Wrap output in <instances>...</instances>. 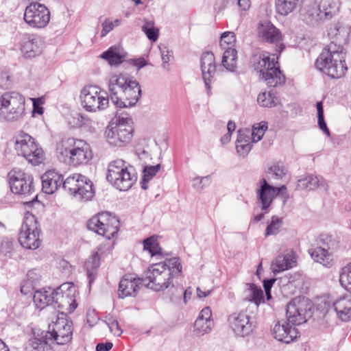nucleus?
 <instances>
[{"label":"nucleus","mask_w":351,"mask_h":351,"mask_svg":"<svg viewBox=\"0 0 351 351\" xmlns=\"http://www.w3.org/2000/svg\"><path fill=\"white\" fill-rule=\"evenodd\" d=\"M182 267L178 257L152 264L143 277V285L156 291L173 286V279L182 274Z\"/></svg>","instance_id":"1"},{"label":"nucleus","mask_w":351,"mask_h":351,"mask_svg":"<svg viewBox=\"0 0 351 351\" xmlns=\"http://www.w3.org/2000/svg\"><path fill=\"white\" fill-rule=\"evenodd\" d=\"M34 291V303L40 310L47 306L54 305V307L66 309L71 313L77 308L74 299L75 288L72 283H63L56 290L49 288Z\"/></svg>","instance_id":"2"},{"label":"nucleus","mask_w":351,"mask_h":351,"mask_svg":"<svg viewBox=\"0 0 351 351\" xmlns=\"http://www.w3.org/2000/svg\"><path fill=\"white\" fill-rule=\"evenodd\" d=\"M108 86L111 101L119 108L134 106L141 96L139 83L123 74L111 75Z\"/></svg>","instance_id":"3"},{"label":"nucleus","mask_w":351,"mask_h":351,"mask_svg":"<svg viewBox=\"0 0 351 351\" xmlns=\"http://www.w3.org/2000/svg\"><path fill=\"white\" fill-rule=\"evenodd\" d=\"M345 60L346 52L342 45L332 41L323 49L315 64L326 75L338 79L343 77L348 69Z\"/></svg>","instance_id":"4"},{"label":"nucleus","mask_w":351,"mask_h":351,"mask_svg":"<svg viewBox=\"0 0 351 351\" xmlns=\"http://www.w3.org/2000/svg\"><path fill=\"white\" fill-rule=\"evenodd\" d=\"M56 153L60 161L75 167L86 164L93 157L87 143L71 137L63 138L57 143Z\"/></svg>","instance_id":"5"},{"label":"nucleus","mask_w":351,"mask_h":351,"mask_svg":"<svg viewBox=\"0 0 351 351\" xmlns=\"http://www.w3.org/2000/svg\"><path fill=\"white\" fill-rule=\"evenodd\" d=\"M108 181L119 191H128L137 180L133 166L121 159L110 162L108 167Z\"/></svg>","instance_id":"6"},{"label":"nucleus","mask_w":351,"mask_h":351,"mask_svg":"<svg viewBox=\"0 0 351 351\" xmlns=\"http://www.w3.org/2000/svg\"><path fill=\"white\" fill-rule=\"evenodd\" d=\"M132 132V119L128 116H118L106 128L105 136L110 145L121 147L130 141Z\"/></svg>","instance_id":"7"},{"label":"nucleus","mask_w":351,"mask_h":351,"mask_svg":"<svg viewBox=\"0 0 351 351\" xmlns=\"http://www.w3.org/2000/svg\"><path fill=\"white\" fill-rule=\"evenodd\" d=\"M24 97L16 91L5 92L0 97V118L5 121L16 122L25 116Z\"/></svg>","instance_id":"8"},{"label":"nucleus","mask_w":351,"mask_h":351,"mask_svg":"<svg viewBox=\"0 0 351 351\" xmlns=\"http://www.w3.org/2000/svg\"><path fill=\"white\" fill-rule=\"evenodd\" d=\"M14 149L17 155L23 156L34 165L44 160V152L35 139L25 132H20L14 138Z\"/></svg>","instance_id":"9"},{"label":"nucleus","mask_w":351,"mask_h":351,"mask_svg":"<svg viewBox=\"0 0 351 351\" xmlns=\"http://www.w3.org/2000/svg\"><path fill=\"white\" fill-rule=\"evenodd\" d=\"M80 101L82 107L86 111L97 112L108 108L109 97L99 86L88 85L80 90Z\"/></svg>","instance_id":"10"},{"label":"nucleus","mask_w":351,"mask_h":351,"mask_svg":"<svg viewBox=\"0 0 351 351\" xmlns=\"http://www.w3.org/2000/svg\"><path fill=\"white\" fill-rule=\"evenodd\" d=\"M256 195L257 204L263 210H267L271 206L274 197L278 195L285 204L289 196L287 187L282 185L276 187L269 184L265 178L261 179L256 184Z\"/></svg>","instance_id":"11"},{"label":"nucleus","mask_w":351,"mask_h":351,"mask_svg":"<svg viewBox=\"0 0 351 351\" xmlns=\"http://www.w3.org/2000/svg\"><path fill=\"white\" fill-rule=\"evenodd\" d=\"M62 186L71 195L82 201L90 200L94 196L92 182L79 173L69 176L64 181L62 180Z\"/></svg>","instance_id":"12"},{"label":"nucleus","mask_w":351,"mask_h":351,"mask_svg":"<svg viewBox=\"0 0 351 351\" xmlns=\"http://www.w3.org/2000/svg\"><path fill=\"white\" fill-rule=\"evenodd\" d=\"M87 228L90 230L110 239L119 231V221L115 216L111 215L109 213H101L88 221Z\"/></svg>","instance_id":"13"},{"label":"nucleus","mask_w":351,"mask_h":351,"mask_svg":"<svg viewBox=\"0 0 351 351\" xmlns=\"http://www.w3.org/2000/svg\"><path fill=\"white\" fill-rule=\"evenodd\" d=\"M40 232L35 216L27 214L19 231V241L26 249H37L41 243Z\"/></svg>","instance_id":"14"},{"label":"nucleus","mask_w":351,"mask_h":351,"mask_svg":"<svg viewBox=\"0 0 351 351\" xmlns=\"http://www.w3.org/2000/svg\"><path fill=\"white\" fill-rule=\"evenodd\" d=\"M312 304L303 298H295L287 305L286 316L292 325H300L307 321L311 315Z\"/></svg>","instance_id":"15"},{"label":"nucleus","mask_w":351,"mask_h":351,"mask_svg":"<svg viewBox=\"0 0 351 351\" xmlns=\"http://www.w3.org/2000/svg\"><path fill=\"white\" fill-rule=\"evenodd\" d=\"M23 19L32 28H44L50 21V12L44 4L32 2L25 8Z\"/></svg>","instance_id":"16"},{"label":"nucleus","mask_w":351,"mask_h":351,"mask_svg":"<svg viewBox=\"0 0 351 351\" xmlns=\"http://www.w3.org/2000/svg\"><path fill=\"white\" fill-rule=\"evenodd\" d=\"M10 190L17 195H29L34 191L33 177L24 171L14 168L8 173Z\"/></svg>","instance_id":"17"},{"label":"nucleus","mask_w":351,"mask_h":351,"mask_svg":"<svg viewBox=\"0 0 351 351\" xmlns=\"http://www.w3.org/2000/svg\"><path fill=\"white\" fill-rule=\"evenodd\" d=\"M228 324L233 333L240 337L249 336L255 328L253 318L245 311L231 313L228 317Z\"/></svg>","instance_id":"18"},{"label":"nucleus","mask_w":351,"mask_h":351,"mask_svg":"<svg viewBox=\"0 0 351 351\" xmlns=\"http://www.w3.org/2000/svg\"><path fill=\"white\" fill-rule=\"evenodd\" d=\"M47 339L49 341H56L57 344L64 345L71 340L73 335L72 322L64 317H58L56 322L49 325Z\"/></svg>","instance_id":"19"},{"label":"nucleus","mask_w":351,"mask_h":351,"mask_svg":"<svg viewBox=\"0 0 351 351\" xmlns=\"http://www.w3.org/2000/svg\"><path fill=\"white\" fill-rule=\"evenodd\" d=\"M272 334L279 341L289 343L299 337V332L287 319L278 321L273 327Z\"/></svg>","instance_id":"20"},{"label":"nucleus","mask_w":351,"mask_h":351,"mask_svg":"<svg viewBox=\"0 0 351 351\" xmlns=\"http://www.w3.org/2000/svg\"><path fill=\"white\" fill-rule=\"evenodd\" d=\"M201 70L202 78L207 90L208 95L210 94L211 83L216 73L215 58L212 52H205L201 57Z\"/></svg>","instance_id":"21"},{"label":"nucleus","mask_w":351,"mask_h":351,"mask_svg":"<svg viewBox=\"0 0 351 351\" xmlns=\"http://www.w3.org/2000/svg\"><path fill=\"white\" fill-rule=\"evenodd\" d=\"M143 284V278H136L131 274L125 275L119 285L118 295L119 298L135 297Z\"/></svg>","instance_id":"22"},{"label":"nucleus","mask_w":351,"mask_h":351,"mask_svg":"<svg viewBox=\"0 0 351 351\" xmlns=\"http://www.w3.org/2000/svg\"><path fill=\"white\" fill-rule=\"evenodd\" d=\"M21 51L25 58H34L41 53L43 43L36 35H25L20 42Z\"/></svg>","instance_id":"23"},{"label":"nucleus","mask_w":351,"mask_h":351,"mask_svg":"<svg viewBox=\"0 0 351 351\" xmlns=\"http://www.w3.org/2000/svg\"><path fill=\"white\" fill-rule=\"evenodd\" d=\"M277 59L278 57H275L274 55L271 58L269 53L266 51H258L252 55L250 64L261 77L271 66L278 64Z\"/></svg>","instance_id":"24"},{"label":"nucleus","mask_w":351,"mask_h":351,"mask_svg":"<svg viewBox=\"0 0 351 351\" xmlns=\"http://www.w3.org/2000/svg\"><path fill=\"white\" fill-rule=\"evenodd\" d=\"M296 256L293 250H287L279 254L271 264V269L274 274L288 270L295 265Z\"/></svg>","instance_id":"25"},{"label":"nucleus","mask_w":351,"mask_h":351,"mask_svg":"<svg viewBox=\"0 0 351 351\" xmlns=\"http://www.w3.org/2000/svg\"><path fill=\"white\" fill-rule=\"evenodd\" d=\"M258 38L263 42L278 44L282 40L280 31L270 21L261 22L258 27Z\"/></svg>","instance_id":"26"},{"label":"nucleus","mask_w":351,"mask_h":351,"mask_svg":"<svg viewBox=\"0 0 351 351\" xmlns=\"http://www.w3.org/2000/svg\"><path fill=\"white\" fill-rule=\"evenodd\" d=\"M214 326L212 319V311L210 307L204 308L194 323V332L202 336L209 333Z\"/></svg>","instance_id":"27"},{"label":"nucleus","mask_w":351,"mask_h":351,"mask_svg":"<svg viewBox=\"0 0 351 351\" xmlns=\"http://www.w3.org/2000/svg\"><path fill=\"white\" fill-rule=\"evenodd\" d=\"M41 180L43 191L52 194L62 186L63 177L55 170H49L42 176Z\"/></svg>","instance_id":"28"},{"label":"nucleus","mask_w":351,"mask_h":351,"mask_svg":"<svg viewBox=\"0 0 351 351\" xmlns=\"http://www.w3.org/2000/svg\"><path fill=\"white\" fill-rule=\"evenodd\" d=\"M315 2L317 5V16L319 20L330 19L339 11L338 0H315Z\"/></svg>","instance_id":"29"},{"label":"nucleus","mask_w":351,"mask_h":351,"mask_svg":"<svg viewBox=\"0 0 351 351\" xmlns=\"http://www.w3.org/2000/svg\"><path fill=\"white\" fill-rule=\"evenodd\" d=\"M49 333L38 328L33 330V337L29 340V351H49Z\"/></svg>","instance_id":"30"},{"label":"nucleus","mask_w":351,"mask_h":351,"mask_svg":"<svg viewBox=\"0 0 351 351\" xmlns=\"http://www.w3.org/2000/svg\"><path fill=\"white\" fill-rule=\"evenodd\" d=\"M319 187L327 190L328 184L326 181L322 177L308 174L298 180L296 189L314 191Z\"/></svg>","instance_id":"31"},{"label":"nucleus","mask_w":351,"mask_h":351,"mask_svg":"<svg viewBox=\"0 0 351 351\" xmlns=\"http://www.w3.org/2000/svg\"><path fill=\"white\" fill-rule=\"evenodd\" d=\"M261 78L269 87H278L285 83V76L280 70L278 63L271 66L267 71L261 76Z\"/></svg>","instance_id":"32"},{"label":"nucleus","mask_w":351,"mask_h":351,"mask_svg":"<svg viewBox=\"0 0 351 351\" xmlns=\"http://www.w3.org/2000/svg\"><path fill=\"white\" fill-rule=\"evenodd\" d=\"M333 308L341 320L350 321L351 319V295H347L335 301Z\"/></svg>","instance_id":"33"},{"label":"nucleus","mask_w":351,"mask_h":351,"mask_svg":"<svg viewBox=\"0 0 351 351\" xmlns=\"http://www.w3.org/2000/svg\"><path fill=\"white\" fill-rule=\"evenodd\" d=\"M40 280L41 275L38 269L29 270L27 274L26 279L21 285V292L24 295L32 293L36 289V287L40 285Z\"/></svg>","instance_id":"34"},{"label":"nucleus","mask_w":351,"mask_h":351,"mask_svg":"<svg viewBox=\"0 0 351 351\" xmlns=\"http://www.w3.org/2000/svg\"><path fill=\"white\" fill-rule=\"evenodd\" d=\"M100 57L106 60L111 66L119 65L124 61L126 53L120 46H112L103 52Z\"/></svg>","instance_id":"35"},{"label":"nucleus","mask_w":351,"mask_h":351,"mask_svg":"<svg viewBox=\"0 0 351 351\" xmlns=\"http://www.w3.org/2000/svg\"><path fill=\"white\" fill-rule=\"evenodd\" d=\"M301 1L302 0H276V11L281 16H287L297 9Z\"/></svg>","instance_id":"36"},{"label":"nucleus","mask_w":351,"mask_h":351,"mask_svg":"<svg viewBox=\"0 0 351 351\" xmlns=\"http://www.w3.org/2000/svg\"><path fill=\"white\" fill-rule=\"evenodd\" d=\"M351 32V27L342 23L332 24L328 29V35L339 42L346 41Z\"/></svg>","instance_id":"37"},{"label":"nucleus","mask_w":351,"mask_h":351,"mask_svg":"<svg viewBox=\"0 0 351 351\" xmlns=\"http://www.w3.org/2000/svg\"><path fill=\"white\" fill-rule=\"evenodd\" d=\"M237 51L231 47H228L223 55L221 64L223 67L230 71L237 70Z\"/></svg>","instance_id":"38"},{"label":"nucleus","mask_w":351,"mask_h":351,"mask_svg":"<svg viewBox=\"0 0 351 351\" xmlns=\"http://www.w3.org/2000/svg\"><path fill=\"white\" fill-rule=\"evenodd\" d=\"M311 256L315 261L326 267H330L332 265V255L324 248L319 247L313 249L311 252Z\"/></svg>","instance_id":"39"},{"label":"nucleus","mask_w":351,"mask_h":351,"mask_svg":"<svg viewBox=\"0 0 351 351\" xmlns=\"http://www.w3.org/2000/svg\"><path fill=\"white\" fill-rule=\"evenodd\" d=\"M99 266V256L97 253H94L84 263L87 277L90 284L95 279L96 271Z\"/></svg>","instance_id":"40"},{"label":"nucleus","mask_w":351,"mask_h":351,"mask_svg":"<svg viewBox=\"0 0 351 351\" xmlns=\"http://www.w3.org/2000/svg\"><path fill=\"white\" fill-rule=\"evenodd\" d=\"M141 30L152 42H156L158 39L159 29L155 25L153 20L145 19Z\"/></svg>","instance_id":"41"},{"label":"nucleus","mask_w":351,"mask_h":351,"mask_svg":"<svg viewBox=\"0 0 351 351\" xmlns=\"http://www.w3.org/2000/svg\"><path fill=\"white\" fill-rule=\"evenodd\" d=\"M257 102L262 107L271 108L279 102L278 98L271 91L262 92L258 94Z\"/></svg>","instance_id":"42"},{"label":"nucleus","mask_w":351,"mask_h":351,"mask_svg":"<svg viewBox=\"0 0 351 351\" xmlns=\"http://www.w3.org/2000/svg\"><path fill=\"white\" fill-rule=\"evenodd\" d=\"M160 169V165H156L154 166L151 165H145L143 168V180L141 182V188L144 190H146L148 188L147 183L152 180L154 176L158 172Z\"/></svg>","instance_id":"43"},{"label":"nucleus","mask_w":351,"mask_h":351,"mask_svg":"<svg viewBox=\"0 0 351 351\" xmlns=\"http://www.w3.org/2000/svg\"><path fill=\"white\" fill-rule=\"evenodd\" d=\"M143 249L147 251L152 256L162 254V248L159 246L156 238L154 236L144 240Z\"/></svg>","instance_id":"44"},{"label":"nucleus","mask_w":351,"mask_h":351,"mask_svg":"<svg viewBox=\"0 0 351 351\" xmlns=\"http://www.w3.org/2000/svg\"><path fill=\"white\" fill-rule=\"evenodd\" d=\"M282 225V218L276 215H274L271 218L270 222L268 223V225L265 230V236L268 237L270 235H275L279 232L280 228Z\"/></svg>","instance_id":"45"},{"label":"nucleus","mask_w":351,"mask_h":351,"mask_svg":"<svg viewBox=\"0 0 351 351\" xmlns=\"http://www.w3.org/2000/svg\"><path fill=\"white\" fill-rule=\"evenodd\" d=\"M267 130V123L265 121H261L256 123L252 127V132H251L252 142L256 143L261 141Z\"/></svg>","instance_id":"46"},{"label":"nucleus","mask_w":351,"mask_h":351,"mask_svg":"<svg viewBox=\"0 0 351 351\" xmlns=\"http://www.w3.org/2000/svg\"><path fill=\"white\" fill-rule=\"evenodd\" d=\"M339 282L343 287L348 291H351V263L342 269Z\"/></svg>","instance_id":"47"},{"label":"nucleus","mask_w":351,"mask_h":351,"mask_svg":"<svg viewBox=\"0 0 351 351\" xmlns=\"http://www.w3.org/2000/svg\"><path fill=\"white\" fill-rule=\"evenodd\" d=\"M247 286L249 287L248 291L250 292L249 300L254 302L256 306H258V305L264 300L263 292L254 284H249Z\"/></svg>","instance_id":"48"},{"label":"nucleus","mask_w":351,"mask_h":351,"mask_svg":"<svg viewBox=\"0 0 351 351\" xmlns=\"http://www.w3.org/2000/svg\"><path fill=\"white\" fill-rule=\"evenodd\" d=\"M212 178L210 176L204 177H196L193 180V186L197 191H201L211 184Z\"/></svg>","instance_id":"49"},{"label":"nucleus","mask_w":351,"mask_h":351,"mask_svg":"<svg viewBox=\"0 0 351 351\" xmlns=\"http://www.w3.org/2000/svg\"><path fill=\"white\" fill-rule=\"evenodd\" d=\"M105 323L108 326L110 332L116 336H120L122 334V330L120 328L118 321L111 315L106 317Z\"/></svg>","instance_id":"50"},{"label":"nucleus","mask_w":351,"mask_h":351,"mask_svg":"<svg viewBox=\"0 0 351 351\" xmlns=\"http://www.w3.org/2000/svg\"><path fill=\"white\" fill-rule=\"evenodd\" d=\"M287 173V169L281 164H275L269 168V173L276 180L282 179L286 176Z\"/></svg>","instance_id":"51"},{"label":"nucleus","mask_w":351,"mask_h":351,"mask_svg":"<svg viewBox=\"0 0 351 351\" xmlns=\"http://www.w3.org/2000/svg\"><path fill=\"white\" fill-rule=\"evenodd\" d=\"M160 54H161V58L162 60V67L165 69L169 71V64H168L169 62L171 60V58L173 56L172 51H170L167 47L162 45L159 47Z\"/></svg>","instance_id":"52"},{"label":"nucleus","mask_w":351,"mask_h":351,"mask_svg":"<svg viewBox=\"0 0 351 351\" xmlns=\"http://www.w3.org/2000/svg\"><path fill=\"white\" fill-rule=\"evenodd\" d=\"M236 41V36L232 32H223L220 38V45L223 47L225 45H230L231 47L234 45Z\"/></svg>","instance_id":"53"},{"label":"nucleus","mask_w":351,"mask_h":351,"mask_svg":"<svg viewBox=\"0 0 351 351\" xmlns=\"http://www.w3.org/2000/svg\"><path fill=\"white\" fill-rule=\"evenodd\" d=\"M239 143H251L252 144V138L251 131L249 129H242L238 131V137L237 139Z\"/></svg>","instance_id":"54"},{"label":"nucleus","mask_w":351,"mask_h":351,"mask_svg":"<svg viewBox=\"0 0 351 351\" xmlns=\"http://www.w3.org/2000/svg\"><path fill=\"white\" fill-rule=\"evenodd\" d=\"M252 144L251 143H239L238 141L236 142L237 152L238 154L243 158L247 156L252 149Z\"/></svg>","instance_id":"55"},{"label":"nucleus","mask_w":351,"mask_h":351,"mask_svg":"<svg viewBox=\"0 0 351 351\" xmlns=\"http://www.w3.org/2000/svg\"><path fill=\"white\" fill-rule=\"evenodd\" d=\"M12 84L10 75L7 73H0V88L3 89L9 88Z\"/></svg>","instance_id":"56"},{"label":"nucleus","mask_w":351,"mask_h":351,"mask_svg":"<svg viewBox=\"0 0 351 351\" xmlns=\"http://www.w3.org/2000/svg\"><path fill=\"white\" fill-rule=\"evenodd\" d=\"M33 102V114H43L44 112L42 105L43 104L42 98L32 99Z\"/></svg>","instance_id":"57"},{"label":"nucleus","mask_w":351,"mask_h":351,"mask_svg":"<svg viewBox=\"0 0 351 351\" xmlns=\"http://www.w3.org/2000/svg\"><path fill=\"white\" fill-rule=\"evenodd\" d=\"M102 29L101 32V37L106 36L113 29L112 21L110 19H106L101 24Z\"/></svg>","instance_id":"58"},{"label":"nucleus","mask_w":351,"mask_h":351,"mask_svg":"<svg viewBox=\"0 0 351 351\" xmlns=\"http://www.w3.org/2000/svg\"><path fill=\"white\" fill-rule=\"evenodd\" d=\"M318 125L319 128L322 132L326 134L327 136H330V131L326 125V121L324 120V116H318Z\"/></svg>","instance_id":"59"},{"label":"nucleus","mask_w":351,"mask_h":351,"mask_svg":"<svg viewBox=\"0 0 351 351\" xmlns=\"http://www.w3.org/2000/svg\"><path fill=\"white\" fill-rule=\"evenodd\" d=\"M112 346L113 344L111 342L99 343L96 346L95 350L96 351H109Z\"/></svg>","instance_id":"60"},{"label":"nucleus","mask_w":351,"mask_h":351,"mask_svg":"<svg viewBox=\"0 0 351 351\" xmlns=\"http://www.w3.org/2000/svg\"><path fill=\"white\" fill-rule=\"evenodd\" d=\"M133 65L140 69L147 65V62L143 58H140L133 60Z\"/></svg>","instance_id":"61"},{"label":"nucleus","mask_w":351,"mask_h":351,"mask_svg":"<svg viewBox=\"0 0 351 351\" xmlns=\"http://www.w3.org/2000/svg\"><path fill=\"white\" fill-rule=\"evenodd\" d=\"M238 5L242 10H247L250 7V0H238Z\"/></svg>","instance_id":"62"},{"label":"nucleus","mask_w":351,"mask_h":351,"mask_svg":"<svg viewBox=\"0 0 351 351\" xmlns=\"http://www.w3.org/2000/svg\"><path fill=\"white\" fill-rule=\"evenodd\" d=\"M275 282H276V279H274V278L265 280L263 281V287H264L265 290H271V289Z\"/></svg>","instance_id":"63"},{"label":"nucleus","mask_w":351,"mask_h":351,"mask_svg":"<svg viewBox=\"0 0 351 351\" xmlns=\"http://www.w3.org/2000/svg\"><path fill=\"white\" fill-rule=\"evenodd\" d=\"M192 294V289L189 287L184 292V302L186 303L188 300L191 298V295Z\"/></svg>","instance_id":"64"}]
</instances>
